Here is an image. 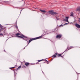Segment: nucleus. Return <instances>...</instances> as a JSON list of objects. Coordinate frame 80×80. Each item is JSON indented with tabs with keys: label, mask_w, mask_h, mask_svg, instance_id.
<instances>
[{
	"label": "nucleus",
	"mask_w": 80,
	"mask_h": 80,
	"mask_svg": "<svg viewBox=\"0 0 80 80\" xmlns=\"http://www.w3.org/2000/svg\"><path fill=\"white\" fill-rule=\"evenodd\" d=\"M22 37H25V38H27V37H25V36H24V35H22Z\"/></svg>",
	"instance_id": "412c9836"
},
{
	"label": "nucleus",
	"mask_w": 80,
	"mask_h": 80,
	"mask_svg": "<svg viewBox=\"0 0 80 80\" xmlns=\"http://www.w3.org/2000/svg\"><path fill=\"white\" fill-rule=\"evenodd\" d=\"M55 55H57V56H58V53L56 52L55 53Z\"/></svg>",
	"instance_id": "5701e85b"
},
{
	"label": "nucleus",
	"mask_w": 80,
	"mask_h": 80,
	"mask_svg": "<svg viewBox=\"0 0 80 80\" xmlns=\"http://www.w3.org/2000/svg\"><path fill=\"white\" fill-rule=\"evenodd\" d=\"M43 59L39 60L38 61V62H41V61H43Z\"/></svg>",
	"instance_id": "2eb2a0df"
},
{
	"label": "nucleus",
	"mask_w": 80,
	"mask_h": 80,
	"mask_svg": "<svg viewBox=\"0 0 80 80\" xmlns=\"http://www.w3.org/2000/svg\"><path fill=\"white\" fill-rule=\"evenodd\" d=\"M42 73H43V71H42Z\"/></svg>",
	"instance_id": "c756f323"
},
{
	"label": "nucleus",
	"mask_w": 80,
	"mask_h": 80,
	"mask_svg": "<svg viewBox=\"0 0 80 80\" xmlns=\"http://www.w3.org/2000/svg\"><path fill=\"white\" fill-rule=\"evenodd\" d=\"M26 68V66H22V68Z\"/></svg>",
	"instance_id": "aec40b11"
},
{
	"label": "nucleus",
	"mask_w": 80,
	"mask_h": 80,
	"mask_svg": "<svg viewBox=\"0 0 80 80\" xmlns=\"http://www.w3.org/2000/svg\"><path fill=\"white\" fill-rule=\"evenodd\" d=\"M75 26H76V27H77V28H80V25L77 24V23H76L75 24Z\"/></svg>",
	"instance_id": "39448f33"
},
{
	"label": "nucleus",
	"mask_w": 80,
	"mask_h": 80,
	"mask_svg": "<svg viewBox=\"0 0 80 80\" xmlns=\"http://www.w3.org/2000/svg\"><path fill=\"white\" fill-rule=\"evenodd\" d=\"M5 35V32H4L3 33H0V36H3V35Z\"/></svg>",
	"instance_id": "1a4fd4ad"
},
{
	"label": "nucleus",
	"mask_w": 80,
	"mask_h": 80,
	"mask_svg": "<svg viewBox=\"0 0 80 80\" xmlns=\"http://www.w3.org/2000/svg\"><path fill=\"white\" fill-rule=\"evenodd\" d=\"M13 71H14V74H15V70H13Z\"/></svg>",
	"instance_id": "b1692460"
},
{
	"label": "nucleus",
	"mask_w": 80,
	"mask_h": 80,
	"mask_svg": "<svg viewBox=\"0 0 80 80\" xmlns=\"http://www.w3.org/2000/svg\"><path fill=\"white\" fill-rule=\"evenodd\" d=\"M18 37H19V38H24V37L20 36H18Z\"/></svg>",
	"instance_id": "4468645a"
},
{
	"label": "nucleus",
	"mask_w": 80,
	"mask_h": 80,
	"mask_svg": "<svg viewBox=\"0 0 80 80\" xmlns=\"http://www.w3.org/2000/svg\"><path fill=\"white\" fill-rule=\"evenodd\" d=\"M36 64H37V63H36Z\"/></svg>",
	"instance_id": "7c9ffc66"
},
{
	"label": "nucleus",
	"mask_w": 80,
	"mask_h": 80,
	"mask_svg": "<svg viewBox=\"0 0 80 80\" xmlns=\"http://www.w3.org/2000/svg\"><path fill=\"white\" fill-rule=\"evenodd\" d=\"M59 27H63V25L61 24L59 26Z\"/></svg>",
	"instance_id": "6ab92c4d"
},
{
	"label": "nucleus",
	"mask_w": 80,
	"mask_h": 80,
	"mask_svg": "<svg viewBox=\"0 0 80 80\" xmlns=\"http://www.w3.org/2000/svg\"><path fill=\"white\" fill-rule=\"evenodd\" d=\"M74 48V47H73V46H71L70 47L71 49H72V48Z\"/></svg>",
	"instance_id": "a211bd4d"
},
{
	"label": "nucleus",
	"mask_w": 80,
	"mask_h": 80,
	"mask_svg": "<svg viewBox=\"0 0 80 80\" xmlns=\"http://www.w3.org/2000/svg\"><path fill=\"white\" fill-rule=\"evenodd\" d=\"M56 17V18H57V20H58V18H57V17Z\"/></svg>",
	"instance_id": "cd10ccee"
},
{
	"label": "nucleus",
	"mask_w": 80,
	"mask_h": 80,
	"mask_svg": "<svg viewBox=\"0 0 80 80\" xmlns=\"http://www.w3.org/2000/svg\"><path fill=\"white\" fill-rule=\"evenodd\" d=\"M40 11L42 12H43V13H46V11H45V10L40 9Z\"/></svg>",
	"instance_id": "6e6552de"
},
{
	"label": "nucleus",
	"mask_w": 80,
	"mask_h": 80,
	"mask_svg": "<svg viewBox=\"0 0 80 80\" xmlns=\"http://www.w3.org/2000/svg\"><path fill=\"white\" fill-rule=\"evenodd\" d=\"M79 22H80V18H79Z\"/></svg>",
	"instance_id": "c85d7f7f"
},
{
	"label": "nucleus",
	"mask_w": 80,
	"mask_h": 80,
	"mask_svg": "<svg viewBox=\"0 0 80 80\" xmlns=\"http://www.w3.org/2000/svg\"><path fill=\"white\" fill-rule=\"evenodd\" d=\"M0 27L2 28V25L0 24Z\"/></svg>",
	"instance_id": "bb28decb"
},
{
	"label": "nucleus",
	"mask_w": 80,
	"mask_h": 80,
	"mask_svg": "<svg viewBox=\"0 0 80 80\" xmlns=\"http://www.w3.org/2000/svg\"><path fill=\"white\" fill-rule=\"evenodd\" d=\"M62 37V35L61 34L57 35L56 36L57 38H60Z\"/></svg>",
	"instance_id": "20e7f679"
},
{
	"label": "nucleus",
	"mask_w": 80,
	"mask_h": 80,
	"mask_svg": "<svg viewBox=\"0 0 80 80\" xmlns=\"http://www.w3.org/2000/svg\"><path fill=\"white\" fill-rule=\"evenodd\" d=\"M77 11V12H80V6L78 7L76 9Z\"/></svg>",
	"instance_id": "0eeeda50"
},
{
	"label": "nucleus",
	"mask_w": 80,
	"mask_h": 80,
	"mask_svg": "<svg viewBox=\"0 0 80 80\" xmlns=\"http://www.w3.org/2000/svg\"><path fill=\"white\" fill-rule=\"evenodd\" d=\"M57 57V55H54L52 56V58H55V57Z\"/></svg>",
	"instance_id": "9b49d317"
},
{
	"label": "nucleus",
	"mask_w": 80,
	"mask_h": 80,
	"mask_svg": "<svg viewBox=\"0 0 80 80\" xmlns=\"http://www.w3.org/2000/svg\"><path fill=\"white\" fill-rule=\"evenodd\" d=\"M15 68V67H12V68Z\"/></svg>",
	"instance_id": "a878e982"
},
{
	"label": "nucleus",
	"mask_w": 80,
	"mask_h": 80,
	"mask_svg": "<svg viewBox=\"0 0 80 80\" xmlns=\"http://www.w3.org/2000/svg\"><path fill=\"white\" fill-rule=\"evenodd\" d=\"M30 65V63L29 62H26L25 63V65H26V67H28Z\"/></svg>",
	"instance_id": "423d86ee"
},
{
	"label": "nucleus",
	"mask_w": 80,
	"mask_h": 80,
	"mask_svg": "<svg viewBox=\"0 0 80 80\" xmlns=\"http://www.w3.org/2000/svg\"><path fill=\"white\" fill-rule=\"evenodd\" d=\"M68 18H69V17H66L65 18H63V21H65V22H68V23H69V22L68 20Z\"/></svg>",
	"instance_id": "7ed1b4c3"
},
{
	"label": "nucleus",
	"mask_w": 80,
	"mask_h": 80,
	"mask_svg": "<svg viewBox=\"0 0 80 80\" xmlns=\"http://www.w3.org/2000/svg\"><path fill=\"white\" fill-rule=\"evenodd\" d=\"M58 55V57H60V56H61V55H62V54H59Z\"/></svg>",
	"instance_id": "4be33fe9"
},
{
	"label": "nucleus",
	"mask_w": 80,
	"mask_h": 80,
	"mask_svg": "<svg viewBox=\"0 0 80 80\" xmlns=\"http://www.w3.org/2000/svg\"><path fill=\"white\" fill-rule=\"evenodd\" d=\"M21 67H22L21 65L20 66L18 67L17 68V70H19V69H20V68H21Z\"/></svg>",
	"instance_id": "f8f14e48"
},
{
	"label": "nucleus",
	"mask_w": 80,
	"mask_h": 80,
	"mask_svg": "<svg viewBox=\"0 0 80 80\" xmlns=\"http://www.w3.org/2000/svg\"><path fill=\"white\" fill-rule=\"evenodd\" d=\"M71 49V48H70V47H68L66 49V50L65 51V52H66V51H67V50H70Z\"/></svg>",
	"instance_id": "9d476101"
},
{
	"label": "nucleus",
	"mask_w": 80,
	"mask_h": 80,
	"mask_svg": "<svg viewBox=\"0 0 80 80\" xmlns=\"http://www.w3.org/2000/svg\"><path fill=\"white\" fill-rule=\"evenodd\" d=\"M48 13L51 15H58V13L57 12H55L53 11H50L48 12Z\"/></svg>",
	"instance_id": "f03ea898"
},
{
	"label": "nucleus",
	"mask_w": 80,
	"mask_h": 80,
	"mask_svg": "<svg viewBox=\"0 0 80 80\" xmlns=\"http://www.w3.org/2000/svg\"><path fill=\"white\" fill-rule=\"evenodd\" d=\"M42 36H43L42 35L39 37H37L36 38H32V39H30V40L28 41L29 43L27 45H28V44H29V43H30V42H32V40H37V39H40V38H41V37H42Z\"/></svg>",
	"instance_id": "f257e3e1"
},
{
	"label": "nucleus",
	"mask_w": 80,
	"mask_h": 80,
	"mask_svg": "<svg viewBox=\"0 0 80 80\" xmlns=\"http://www.w3.org/2000/svg\"><path fill=\"white\" fill-rule=\"evenodd\" d=\"M67 24H68V23H65L64 25H67Z\"/></svg>",
	"instance_id": "393cba45"
},
{
	"label": "nucleus",
	"mask_w": 80,
	"mask_h": 80,
	"mask_svg": "<svg viewBox=\"0 0 80 80\" xmlns=\"http://www.w3.org/2000/svg\"><path fill=\"white\" fill-rule=\"evenodd\" d=\"M43 60H44V61H45V62H48V61H47V60L45 59H43Z\"/></svg>",
	"instance_id": "f3484780"
},
{
	"label": "nucleus",
	"mask_w": 80,
	"mask_h": 80,
	"mask_svg": "<svg viewBox=\"0 0 80 80\" xmlns=\"http://www.w3.org/2000/svg\"><path fill=\"white\" fill-rule=\"evenodd\" d=\"M70 16H72V17H73V13L72 12L71 13V15Z\"/></svg>",
	"instance_id": "ddd939ff"
},
{
	"label": "nucleus",
	"mask_w": 80,
	"mask_h": 80,
	"mask_svg": "<svg viewBox=\"0 0 80 80\" xmlns=\"http://www.w3.org/2000/svg\"><path fill=\"white\" fill-rule=\"evenodd\" d=\"M20 33H17L16 34V36H19V35H20Z\"/></svg>",
	"instance_id": "dca6fc26"
}]
</instances>
